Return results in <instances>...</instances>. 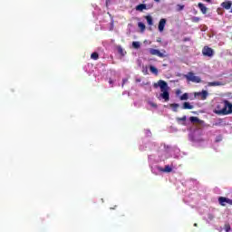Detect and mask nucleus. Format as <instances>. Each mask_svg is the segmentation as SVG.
Here are the masks:
<instances>
[{
    "instance_id": "1",
    "label": "nucleus",
    "mask_w": 232,
    "mask_h": 232,
    "mask_svg": "<svg viewBox=\"0 0 232 232\" xmlns=\"http://www.w3.org/2000/svg\"><path fill=\"white\" fill-rule=\"evenodd\" d=\"M154 88H160V93L158 96L159 101L160 99H163L165 102H168L169 101V86H168V82L163 80H160L157 83H154Z\"/></svg>"
},
{
    "instance_id": "2",
    "label": "nucleus",
    "mask_w": 232,
    "mask_h": 232,
    "mask_svg": "<svg viewBox=\"0 0 232 232\" xmlns=\"http://www.w3.org/2000/svg\"><path fill=\"white\" fill-rule=\"evenodd\" d=\"M189 140H191V142H193L194 146H199L201 148H204V146L208 144V141L202 139V136L198 135L197 132H194L192 135H190Z\"/></svg>"
},
{
    "instance_id": "3",
    "label": "nucleus",
    "mask_w": 232,
    "mask_h": 232,
    "mask_svg": "<svg viewBox=\"0 0 232 232\" xmlns=\"http://www.w3.org/2000/svg\"><path fill=\"white\" fill-rule=\"evenodd\" d=\"M216 113L218 115H229V113H232V103L229 102V101L226 100L224 102V106L221 110L216 111Z\"/></svg>"
},
{
    "instance_id": "4",
    "label": "nucleus",
    "mask_w": 232,
    "mask_h": 232,
    "mask_svg": "<svg viewBox=\"0 0 232 232\" xmlns=\"http://www.w3.org/2000/svg\"><path fill=\"white\" fill-rule=\"evenodd\" d=\"M157 169L161 173H171L173 169H177V163H175L174 161H171L170 164L165 165L164 168L158 166Z\"/></svg>"
},
{
    "instance_id": "5",
    "label": "nucleus",
    "mask_w": 232,
    "mask_h": 232,
    "mask_svg": "<svg viewBox=\"0 0 232 232\" xmlns=\"http://www.w3.org/2000/svg\"><path fill=\"white\" fill-rule=\"evenodd\" d=\"M185 79H187V81H189L190 82H201L202 80L200 79V77L196 76L195 73L193 72H188L187 74L184 75Z\"/></svg>"
},
{
    "instance_id": "6",
    "label": "nucleus",
    "mask_w": 232,
    "mask_h": 232,
    "mask_svg": "<svg viewBox=\"0 0 232 232\" xmlns=\"http://www.w3.org/2000/svg\"><path fill=\"white\" fill-rule=\"evenodd\" d=\"M195 97H198V99H199V101H206V99H208L209 92H208V91H202L199 92H195L194 93Z\"/></svg>"
},
{
    "instance_id": "7",
    "label": "nucleus",
    "mask_w": 232,
    "mask_h": 232,
    "mask_svg": "<svg viewBox=\"0 0 232 232\" xmlns=\"http://www.w3.org/2000/svg\"><path fill=\"white\" fill-rule=\"evenodd\" d=\"M202 53H203V55H205V57H213L215 51H213V49H211L208 46H205L202 50Z\"/></svg>"
},
{
    "instance_id": "8",
    "label": "nucleus",
    "mask_w": 232,
    "mask_h": 232,
    "mask_svg": "<svg viewBox=\"0 0 232 232\" xmlns=\"http://www.w3.org/2000/svg\"><path fill=\"white\" fill-rule=\"evenodd\" d=\"M218 202L220 206H226V204H229L230 206H232V199H229V198L219 197Z\"/></svg>"
},
{
    "instance_id": "9",
    "label": "nucleus",
    "mask_w": 232,
    "mask_h": 232,
    "mask_svg": "<svg viewBox=\"0 0 232 232\" xmlns=\"http://www.w3.org/2000/svg\"><path fill=\"white\" fill-rule=\"evenodd\" d=\"M171 148L170 147H166V145H164V151H163V155L161 156V160H164L165 159H169V157H171Z\"/></svg>"
},
{
    "instance_id": "10",
    "label": "nucleus",
    "mask_w": 232,
    "mask_h": 232,
    "mask_svg": "<svg viewBox=\"0 0 232 232\" xmlns=\"http://www.w3.org/2000/svg\"><path fill=\"white\" fill-rule=\"evenodd\" d=\"M150 55H157V57H166V55H164V53H160V51H159L158 49H153V48H150Z\"/></svg>"
},
{
    "instance_id": "11",
    "label": "nucleus",
    "mask_w": 232,
    "mask_h": 232,
    "mask_svg": "<svg viewBox=\"0 0 232 232\" xmlns=\"http://www.w3.org/2000/svg\"><path fill=\"white\" fill-rule=\"evenodd\" d=\"M117 50H118V53H120V59H121V61H126V58H124V57H126V50H124L122 47H121V46H118V48H117Z\"/></svg>"
},
{
    "instance_id": "12",
    "label": "nucleus",
    "mask_w": 232,
    "mask_h": 232,
    "mask_svg": "<svg viewBox=\"0 0 232 232\" xmlns=\"http://www.w3.org/2000/svg\"><path fill=\"white\" fill-rule=\"evenodd\" d=\"M165 26H166V18H162L160 20V23L158 25L159 32H164Z\"/></svg>"
},
{
    "instance_id": "13",
    "label": "nucleus",
    "mask_w": 232,
    "mask_h": 232,
    "mask_svg": "<svg viewBox=\"0 0 232 232\" xmlns=\"http://www.w3.org/2000/svg\"><path fill=\"white\" fill-rule=\"evenodd\" d=\"M222 8H225V10H230L232 6V2L231 1H225L221 3Z\"/></svg>"
},
{
    "instance_id": "14",
    "label": "nucleus",
    "mask_w": 232,
    "mask_h": 232,
    "mask_svg": "<svg viewBox=\"0 0 232 232\" xmlns=\"http://www.w3.org/2000/svg\"><path fill=\"white\" fill-rule=\"evenodd\" d=\"M140 150H153V142L145 143V147H140Z\"/></svg>"
},
{
    "instance_id": "15",
    "label": "nucleus",
    "mask_w": 232,
    "mask_h": 232,
    "mask_svg": "<svg viewBox=\"0 0 232 232\" xmlns=\"http://www.w3.org/2000/svg\"><path fill=\"white\" fill-rule=\"evenodd\" d=\"M198 6L200 12H202V14H208V7H206V5H204V4L199 3L198 5Z\"/></svg>"
},
{
    "instance_id": "16",
    "label": "nucleus",
    "mask_w": 232,
    "mask_h": 232,
    "mask_svg": "<svg viewBox=\"0 0 232 232\" xmlns=\"http://www.w3.org/2000/svg\"><path fill=\"white\" fill-rule=\"evenodd\" d=\"M193 105H191L188 102H185L182 105V110H193Z\"/></svg>"
},
{
    "instance_id": "17",
    "label": "nucleus",
    "mask_w": 232,
    "mask_h": 232,
    "mask_svg": "<svg viewBox=\"0 0 232 232\" xmlns=\"http://www.w3.org/2000/svg\"><path fill=\"white\" fill-rule=\"evenodd\" d=\"M169 107L171 108L172 111H179V108H180V104L179 103H172L169 105Z\"/></svg>"
},
{
    "instance_id": "18",
    "label": "nucleus",
    "mask_w": 232,
    "mask_h": 232,
    "mask_svg": "<svg viewBox=\"0 0 232 232\" xmlns=\"http://www.w3.org/2000/svg\"><path fill=\"white\" fill-rule=\"evenodd\" d=\"M137 12H142V10H146V4H140L136 6Z\"/></svg>"
},
{
    "instance_id": "19",
    "label": "nucleus",
    "mask_w": 232,
    "mask_h": 232,
    "mask_svg": "<svg viewBox=\"0 0 232 232\" xmlns=\"http://www.w3.org/2000/svg\"><path fill=\"white\" fill-rule=\"evenodd\" d=\"M222 82H210L208 83V86H222Z\"/></svg>"
},
{
    "instance_id": "20",
    "label": "nucleus",
    "mask_w": 232,
    "mask_h": 232,
    "mask_svg": "<svg viewBox=\"0 0 232 232\" xmlns=\"http://www.w3.org/2000/svg\"><path fill=\"white\" fill-rule=\"evenodd\" d=\"M150 70L151 73H154V75H158L159 74V70L155 66L150 65Z\"/></svg>"
},
{
    "instance_id": "21",
    "label": "nucleus",
    "mask_w": 232,
    "mask_h": 232,
    "mask_svg": "<svg viewBox=\"0 0 232 232\" xmlns=\"http://www.w3.org/2000/svg\"><path fill=\"white\" fill-rule=\"evenodd\" d=\"M146 21L150 26L153 24V18L150 15L146 16Z\"/></svg>"
},
{
    "instance_id": "22",
    "label": "nucleus",
    "mask_w": 232,
    "mask_h": 232,
    "mask_svg": "<svg viewBox=\"0 0 232 232\" xmlns=\"http://www.w3.org/2000/svg\"><path fill=\"white\" fill-rule=\"evenodd\" d=\"M189 121H190V122H192V123H198V122H200V120H198V118H197V117H195V116H191V117L189 118Z\"/></svg>"
},
{
    "instance_id": "23",
    "label": "nucleus",
    "mask_w": 232,
    "mask_h": 232,
    "mask_svg": "<svg viewBox=\"0 0 232 232\" xmlns=\"http://www.w3.org/2000/svg\"><path fill=\"white\" fill-rule=\"evenodd\" d=\"M148 104H149V106H150V108H153L154 110H157V108H158L157 103H155V102H152V101H149V102H148Z\"/></svg>"
},
{
    "instance_id": "24",
    "label": "nucleus",
    "mask_w": 232,
    "mask_h": 232,
    "mask_svg": "<svg viewBox=\"0 0 232 232\" xmlns=\"http://www.w3.org/2000/svg\"><path fill=\"white\" fill-rule=\"evenodd\" d=\"M132 47H134L135 50H139V48H140V42H132Z\"/></svg>"
},
{
    "instance_id": "25",
    "label": "nucleus",
    "mask_w": 232,
    "mask_h": 232,
    "mask_svg": "<svg viewBox=\"0 0 232 232\" xmlns=\"http://www.w3.org/2000/svg\"><path fill=\"white\" fill-rule=\"evenodd\" d=\"M179 99H180V101H188V99H189V94L185 92L183 95L180 96Z\"/></svg>"
},
{
    "instance_id": "26",
    "label": "nucleus",
    "mask_w": 232,
    "mask_h": 232,
    "mask_svg": "<svg viewBox=\"0 0 232 232\" xmlns=\"http://www.w3.org/2000/svg\"><path fill=\"white\" fill-rule=\"evenodd\" d=\"M91 59H93V61H97V59H99V53H92L91 54Z\"/></svg>"
},
{
    "instance_id": "27",
    "label": "nucleus",
    "mask_w": 232,
    "mask_h": 232,
    "mask_svg": "<svg viewBox=\"0 0 232 232\" xmlns=\"http://www.w3.org/2000/svg\"><path fill=\"white\" fill-rule=\"evenodd\" d=\"M138 26H139V28H140V30H142V31L146 30V25H145L144 23H142V22H140V23L138 24Z\"/></svg>"
},
{
    "instance_id": "28",
    "label": "nucleus",
    "mask_w": 232,
    "mask_h": 232,
    "mask_svg": "<svg viewBox=\"0 0 232 232\" xmlns=\"http://www.w3.org/2000/svg\"><path fill=\"white\" fill-rule=\"evenodd\" d=\"M225 231L230 232L231 231V226L228 223L225 224Z\"/></svg>"
},
{
    "instance_id": "29",
    "label": "nucleus",
    "mask_w": 232,
    "mask_h": 232,
    "mask_svg": "<svg viewBox=\"0 0 232 232\" xmlns=\"http://www.w3.org/2000/svg\"><path fill=\"white\" fill-rule=\"evenodd\" d=\"M178 122H186V116H183L182 118H177Z\"/></svg>"
},
{
    "instance_id": "30",
    "label": "nucleus",
    "mask_w": 232,
    "mask_h": 232,
    "mask_svg": "<svg viewBox=\"0 0 232 232\" xmlns=\"http://www.w3.org/2000/svg\"><path fill=\"white\" fill-rule=\"evenodd\" d=\"M177 10H178V12H181V10H184V5H177Z\"/></svg>"
},
{
    "instance_id": "31",
    "label": "nucleus",
    "mask_w": 232,
    "mask_h": 232,
    "mask_svg": "<svg viewBox=\"0 0 232 232\" xmlns=\"http://www.w3.org/2000/svg\"><path fill=\"white\" fill-rule=\"evenodd\" d=\"M145 135H146L147 137H150V136L151 135V130H145Z\"/></svg>"
},
{
    "instance_id": "32",
    "label": "nucleus",
    "mask_w": 232,
    "mask_h": 232,
    "mask_svg": "<svg viewBox=\"0 0 232 232\" xmlns=\"http://www.w3.org/2000/svg\"><path fill=\"white\" fill-rule=\"evenodd\" d=\"M222 140V137L218 136L216 138V142H220Z\"/></svg>"
},
{
    "instance_id": "33",
    "label": "nucleus",
    "mask_w": 232,
    "mask_h": 232,
    "mask_svg": "<svg viewBox=\"0 0 232 232\" xmlns=\"http://www.w3.org/2000/svg\"><path fill=\"white\" fill-rule=\"evenodd\" d=\"M208 218H209L210 220H213V218H215V217H213V215L209 214V215H208Z\"/></svg>"
},
{
    "instance_id": "34",
    "label": "nucleus",
    "mask_w": 232,
    "mask_h": 232,
    "mask_svg": "<svg viewBox=\"0 0 232 232\" xmlns=\"http://www.w3.org/2000/svg\"><path fill=\"white\" fill-rule=\"evenodd\" d=\"M126 82H128V79H123L122 86H124V84H126Z\"/></svg>"
},
{
    "instance_id": "35",
    "label": "nucleus",
    "mask_w": 232,
    "mask_h": 232,
    "mask_svg": "<svg viewBox=\"0 0 232 232\" xmlns=\"http://www.w3.org/2000/svg\"><path fill=\"white\" fill-rule=\"evenodd\" d=\"M110 30H113V22L111 23V27H110Z\"/></svg>"
},
{
    "instance_id": "36",
    "label": "nucleus",
    "mask_w": 232,
    "mask_h": 232,
    "mask_svg": "<svg viewBox=\"0 0 232 232\" xmlns=\"http://www.w3.org/2000/svg\"><path fill=\"white\" fill-rule=\"evenodd\" d=\"M180 93H181L180 90H178V91L176 92V94H177V95H180Z\"/></svg>"
},
{
    "instance_id": "37",
    "label": "nucleus",
    "mask_w": 232,
    "mask_h": 232,
    "mask_svg": "<svg viewBox=\"0 0 232 232\" xmlns=\"http://www.w3.org/2000/svg\"><path fill=\"white\" fill-rule=\"evenodd\" d=\"M110 84H113V81L110 80L109 81Z\"/></svg>"
},
{
    "instance_id": "38",
    "label": "nucleus",
    "mask_w": 232,
    "mask_h": 232,
    "mask_svg": "<svg viewBox=\"0 0 232 232\" xmlns=\"http://www.w3.org/2000/svg\"><path fill=\"white\" fill-rule=\"evenodd\" d=\"M194 21H198V17H194Z\"/></svg>"
},
{
    "instance_id": "39",
    "label": "nucleus",
    "mask_w": 232,
    "mask_h": 232,
    "mask_svg": "<svg viewBox=\"0 0 232 232\" xmlns=\"http://www.w3.org/2000/svg\"><path fill=\"white\" fill-rule=\"evenodd\" d=\"M219 124H220V122L215 123L214 125H215V126H219Z\"/></svg>"
},
{
    "instance_id": "40",
    "label": "nucleus",
    "mask_w": 232,
    "mask_h": 232,
    "mask_svg": "<svg viewBox=\"0 0 232 232\" xmlns=\"http://www.w3.org/2000/svg\"><path fill=\"white\" fill-rule=\"evenodd\" d=\"M156 3H160V0H154Z\"/></svg>"
},
{
    "instance_id": "41",
    "label": "nucleus",
    "mask_w": 232,
    "mask_h": 232,
    "mask_svg": "<svg viewBox=\"0 0 232 232\" xmlns=\"http://www.w3.org/2000/svg\"><path fill=\"white\" fill-rule=\"evenodd\" d=\"M136 82H140V79H137Z\"/></svg>"
},
{
    "instance_id": "42",
    "label": "nucleus",
    "mask_w": 232,
    "mask_h": 232,
    "mask_svg": "<svg viewBox=\"0 0 232 232\" xmlns=\"http://www.w3.org/2000/svg\"><path fill=\"white\" fill-rule=\"evenodd\" d=\"M205 1H207V3H209L211 0H205Z\"/></svg>"
},
{
    "instance_id": "43",
    "label": "nucleus",
    "mask_w": 232,
    "mask_h": 232,
    "mask_svg": "<svg viewBox=\"0 0 232 232\" xmlns=\"http://www.w3.org/2000/svg\"><path fill=\"white\" fill-rule=\"evenodd\" d=\"M194 226L197 227V223H195Z\"/></svg>"
},
{
    "instance_id": "44",
    "label": "nucleus",
    "mask_w": 232,
    "mask_h": 232,
    "mask_svg": "<svg viewBox=\"0 0 232 232\" xmlns=\"http://www.w3.org/2000/svg\"><path fill=\"white\" fill-rule=\"evenodd\" d=\"M158 43H160V40H158Z\"/></svg>"
}]
</instances>
